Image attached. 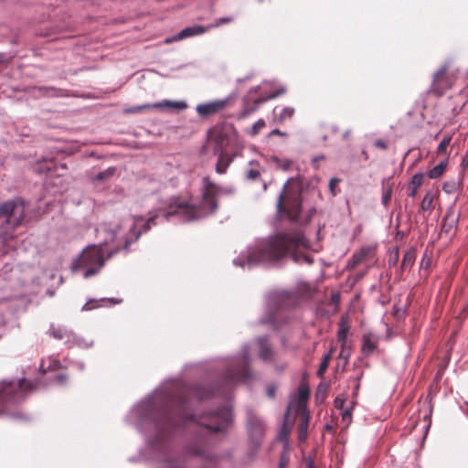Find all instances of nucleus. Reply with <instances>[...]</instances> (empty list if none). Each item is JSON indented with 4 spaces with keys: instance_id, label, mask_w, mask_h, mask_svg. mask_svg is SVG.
I'll return each mask as SVG.
<instances>
[{
    "instance_id": "nucleus-55",
    "label": "nucleus",
    "mask_w": 468,
    "mask_h": 468,
    "mask_svg": "<svg viewBox=\"0 0 468 468\" xmlns=\"http://www.w3.org/2000/svg\"><path fill=\"white\" fill-rule=\"evenodd\" d=\"M58 381L62 382L64 380V376L60 375L57 377Z\"/></svg>"
},
{
    "instance_id": "nucleus-7",
    "label": "nucleus",
    "mask_w": 468,
    "mask_h": 468,
    "mask_svg": "<svg viewBox=\"0 0 468 468\" xmlns=\"http://www.w3.org/2000/svg\"><path fill=\"white\" fill-rule=\"evenodd\" d=\"M214 143V151H236L239 148L238 133L233 124L223 122L214 126L208 133Z\"/></svg>"
},
{
    "instance_id": "nucleus-48",
    "label": "nucleus",
    "mask_w": 468,
    "mask_h": 468,
    "mask_svg": "<svg viewBox=\"0 0 468 468\" xmlns=\"http://www.w3.org/2000/svg\"><path fill=\"white\" fill-rule=\"evenodd\" d=\"M270 135H280V136H285L286 133L280 131L279 129H274L271 132Z\"/></svg>"
},
{
    "instance_id": "nucleus-46",
    "label": "nucleus",
    "mask_w": 468,
    "mask_h": 468,
    "mask_svg": "<svg viewBox=\"0 0 468 468\" xmlns=\"http://www.w3.org/2000/svg\"><path fill=\"white\" fill-rule=\"evenodd\" d=\"M338 183V179L336 178H332L329 182V187L331 189V192L335 195L334 193V187Z\"/></svg>"
},
{
    "instance_id": "nucleus-4",
    "label": "nucleus",
    "mask_w": 468,
    "mask_h": 468,
    "mask_svg": "<svg viewBox=\"0 0 468 468\" xmlns=\"http://www.w3.org/2000/svg\"><path fill=\"white\" fill-rule=\"evenodd\" d=\"M36 388V385L25 378L18 382H0V415L8 408L21 401L27 392Z\"/></svg>"
},
{
    "instance_id": "nucleus-42",
    "label": "nucleus",
    "mask_w": 468,
    "mask_h": 468,
    "mask_svg": "<svg viewBox=\"0 0 468 468\" xmlns=\"http://www.w3.org/2000/svg\"><path fill=\"white\" fill-rule=\"evenodd\" d=\"M288 463H289L288 456L286 454H282L280 459V462H279L280 468H285L287 466Z\"/></svg>"
},
{
    "instance_id": "nucleus-53",
    "label": "nucleus",
    "mask_w": 468,
    "mask_h": 468,
    "mask_svg": "<svg viewBox=\"0 0 468 468\" xmlns=\"http://www.w3.org/2000/svg\"><path fill=\"white\" fill-rule=\"evenodd\" d=\"M417 189H418V188H415V187L413 186V189L410 191V197H415V195H416V193H417Z\"/></svg>"
},
{
    "instance_id": "nucleus-41",
    "label": "nucleus",
    "mask_w": 468,
    "mask_h": 468,
    "mask_svg": "<svg viewBox=\"0 0 468 468\" xmlns=\"http://www.w3.org/2000/svg\"><path fill=\"white\" fill-rule=\"evenodd\" d=\"M349 356H350V351H349V349L346 346V343L342 344V349H341V352L339 354V356L341 358H344V359L346 360L349 357Z\"/></svg>"
},
{
    "instance_id": "nucleus-19",
    "label": "nucleus",
    "mask_w": 468,
    "mask_h": 468,
    "mask_svg": "<svg viewBox=\"0 0 468 468\" xmlns=\"http://www.w3.org/2000/svg\"><path fill=\"white\" fill-rule=\"evenodd\" d=\"M457 224V218L451 213H447L443 219L442 227H441V232L452 235L454 233Z\"/></svg>"
},
{
    "instance_id": "nucleus-44",
    "label": "nucleus",
    "mask_w": 468,
    "mask_h": 468,
    "mask_svg": "<svg viewBox=\"0 0 468 468\" xmlns=\"http://www.w3.org/2000/svg\"><path fill=\"white\" fill-rule=\"evenodd\" d=\"M461 165L463 169H467L468 168V152L466 153V154L463 156V160H462V163H461Z\"/></svg>"
},
{
    "instance_id": "nucleus-59",
    "label": "nucleus",
    "mask_w": 468,
    "mask_h": 468,
    "mask_svg": "<svg viewBox=\"0 0 468 468\" xmlns=\"http://www.w3.org/2000/svg\"><path fill=\"white\" fill-rule=\"evenodd\" d=\"M320 159H323V156H320V158H314V161H320Z\"/></svg>"
},
{
    "instance_id": "nucleus-25",
    "label": "nucleus",
    "mask_w": 468,
    "mask_h": 468,
    "mask_svg": "<svg viewBox=\"0 0 468 468\" xmlns=\"http://www.w3.org/2000/svg\"><path fill=\"white\" fill-rule=\"evenodd\" d=\"M447 166V163L441 162L439 165H435L433 168H431L429 171V177L431 179H436L441 176V175L444 173Z\"/></svg>"
},
{
    "instance_id": "nucleus-27",
    "label": "nucleus",
    "mask_w": 468,
    "mask_h": 468,
    "mask_svg": "<svg viewBox=\"0 0 468 468\" xmlns=\"http://www.w3.org/2000/svg\"><path fill=\"white\" fill-rule=\"evenodd\" d=\"M434 195L432 192H427L424 196L420 207L423 211L431 210L433 207Z\"/></svg>"
},
{
    "instance_id": "nucleus-60",
    "label": "nucleus",
    "mask_w": 468,
    "mask_h": 468,
    "mask_svg": "<svg viewBox=\"0 0 468 468\" xmlns=\"http://www.w3.org/2000/svg\"><path fill=\"white\" fill-rule=\"evenodd\" d=\"M320 159H323V156H320V158H314V161H320Z\"/></svg>"
},
{
    "instance_id": "nucleus-52",
    "label": "nucleus",
    "mask_w": 468,
    "mask_h": 468,
    "mask_svg": "<svg viewBox=\"0 0 468 468\" xmlns=\"http://www.w3.org/2000/svg\"><path fill=\"white\" fill-rule=\"evenodd\" d=\"M91 345V342L90 343H81V342H79V346H84V347H88Z\"/></svg>"
},
{
    "instance_id": "nucleus-23",
    "label": "nucleus",
    "mask_w": 468,
    "mask_h": 468,
    "mask_svg": "<svg viewBox=\"0 0 468 468\" xmlns=\"http://www.w3.org/2000/svg\"><path fill=\"white\" fill-rule=\"evenodd\" d=\"M349 330V325L345 317H342L339 322V330L337 334L338 341L342 344L346 343L347 332Z\"/></svg>"
},
{
    "instance_id": "nucleus-36",
    "label": "nucleus",
    "mask_w": 468,
    "mask_h": 468,
    "mask_svg": "<svg viewBox=\"0 0 468 468\" xmlns=\"http://www.w3.org/2000/svg\"><path fill=\"white\" fill-rule=\"evenodd\" d=\"M234 19L233 17L227 16V17H220L215 21V23L212 26L207 27V29H210L212 27H218L224 24H228L232 22Z\"/></svg>"
},
{
    "instance_id": "nucleus-29",
    "label": "nucleus",
    "mask_w": 468,
    "mask_h": 468,
    "mask_svg": "<svg viewBox=\"0 0 468 468\" xmlns=\"http://www.w3.org/2000/svg\"><path fill=\"white\" fill-rule=\"evenodd\" d=\"M250 165L251 168L246 172V177L250 180H256L261 175L260 169L258 168L259 165L251 162Z\"/></svg>"
},
{
    "instance_id": "nucleus-63",
    "label": "nucleus",
    "mask_w": 468,
    "mask_h": 468,
    "mask_svg": "<svg viewBox=\"0 0 468 468\" xmlns=\"http://www.w3.org/2000/svg\"><path fill=\"white\" fill-rule=\"evenodd\" d=\"M44 367H45V366H44V362H42V364H41L40 367L44 369Z\"/></svg>"
},
{
    "instance_id": "nucleus-38",
    "label": "nucleus",
    "mask_w": 468,
    "mask_h": 468,
    "mask_svg": "<svg viewBox=\"0 0 468 468\" xmlns=\"http://www.w3.org/2000/svg\"><path fill=\"white\" fill-rule=\"evenodd\" d=\"M392 194V188L391 186H388L387 188H384L382 193V203L384 206H387L391 198Z\"/></svg>"
},
{
    "instance_id": "nucleus-32",
    "label": "nucleus",
    "mask_w": 468,
    "mask_h": 468,
    "mask_svg": "<svg viewBox=\"0 0 468 468\" xmlns=\"http://www.w3.org/2000/svg\"><path fill=\"white\" fill-rule=\"evenodd\" d=\"M298 292L303 297H309L313 294V289L305 282L298 285Z\"/></svg>"
},
{
    "instance_id": "nucleus-37",
    "label": "nucleus",
    "mask_w": 468,
    "mask_h": 468,
    "mask_svg": "<svg viewBox=\"0 0 468 468\" xmlns=\"http://www.w3.org/2000/svg\"><path fill=\"white\" fill-rule=\"evenodd\" d=\"M352 408L346 409L342 411V421L345 426H348L351 422L352 419V413H351Z\"/></svg>"
},
{
    "instance_id": "nucleus-20",
    "label": "nucleus",
    "mask_w": 468,
    "mask_h": 468,
    "mask_svg": "<svg viewBox=\"0 0 468 468\" xmlns=\"http://www.w3.org/2000/svg\"><path fill=\"white\" fill-rule=\"evenodd\" d=\"M309 398V389L308 388L302 384L300 385L299 388H298V408H299V410H303V413H306L305 412V409H304V406H305V403L307 401Z\"/></svg>"
},
{
    "instance_id": "nucleus-58",
    "label": "nucleus",
    "mask_w": 468,
    "mask_h": 468,
    "mask_svg": "<svg viewBox=\"0 0 468 468\" xmlns=\"http://www.w3.org/2000/svg\"><path fill=\"white\" fill-rule=\"evenodd\" d=\"M109 301H110V302H112V303H120V302H121V301H115V300H114V299H112V298H110V299H109Z\"/></svg>"
},
{
    "instance_id": "nucleus-14",
    "label": "nucleus",
    "mask_w": 468,
    "mask_h": 468,
    "mask_svg": "<svg viewBox=\"0 0 468 468\" xmlns=\"http://www.w3.org/2000/svg\"><path fill=\"white\" fill-rule=\"evenodd\" d=\"M218 155L216 171L218 174H224L230 163L233 161L235 151H214Z\"/></svg>"
},
{
    "instance_id": "nucleus-31",
    "label": "nucleus",
    "mask_w": 468,
    "mask_h": 468,
    "mask_svg": "<svg viewBox=\"0 0 468 468\" xmlns=\"http://www.w3.org/2000/svg\"><path fill=\"white\" fill-rule=\"evenodd\" d=\"M115 168L110 167L102 172H100L95 177V180H107L113 176Z\"/></svg>"
},
{
    "instance_id": "nucleus-33",
    "label": "nucleus",
    "mask_w": 468,
    "mask_h": 468,
    "mask_svg": "<svg viewBox=\"0 0 468 468\" xmlns=\"http://www.w3.org/2000/svg\"><path fill=\"white\" fill-rule=\"evenodd\" d=\"M154 109L153 104H143L140 106H134L124 110L125 113H137L144 110Z\"/></svg>"
},
{
    "instance_id": "nucleus-43",
    "label": "nucleus",
    "mask_w": 468,
    "mask_h": 468,
    "mask_svg": "<svg viewBox=\"0 0 468 468\" xmlns=\"http://www.w3.org/2000/svg\"><path fill=\"white\" fill-rule=\"evenodd\" d=\"M344 403H345V400H344L343 399H341V398H336V399H335V407L336 409H340V410H342V409H343V406H344Z\"/></svg>"
},
{
    "instance_id": "nucleus-3",
    "label": "nucleus",
    "mask_w": 468,
    "mask_h": 468,
    "mask_svg": "<svg viewBox=\"0 0 468 468\" xmlns=\"http://www.w3.org/2000/svg\"><path fill=\"white\" fill-rule=\"evenodd\" d=\"M187 410L188 401L179 399L176 402H166L165 406L162 409V414L165 421L172 425L187 420H195L197 424L206 427L212 432L225 431L232 421V414L229 407H223L217 411L206 413L197 419L193 414L188 413Z\"/></svg>"
},
{
    "instance_id": "nucleus-13",
    "label": "nucleus",
    "mask_w": 468,
    "mask_h": 468,
    "mask_svg": "<svg viewBox=\"0 0 468 468\" xmlns=\"http://www.w3.org/2000/svg\"><path fill=\"white\" fill-rule=\"evenodd\" d=\"M207 30V27H205L199 26V25L188 27L182 29L180 32H178L174 37L166 38L165 43H170L172 41H177V40H181L184 38L199 36V35L204 34Z\"/></svg>"
},
{
    "instance_id": "nucleus-49",
    "label": "nucleus",
    "mask_w": 468,
    "mask_h": 468,
    "mask_svg": "<svg viewBox=\"0 0 468 468\" xmlns=\"http://www.w3.org/2000/svg\"><path fill=\"white\" fill-rule=\"evenodd\" d=\"M267 393H268V396L269 397H273L274 396V388H269L268 390H267Z\"/></svg>"
},
{
    "instance_id": "nucleus-18",
    "label": "nucleus",
    "mask_w": 468,
    "mask_h": 468,
    "mask_svg": "<svg viewBox=\"0 0 468 468\" xmlns=\"http://www.w3.org/2000/svg\"><path fill=\"white\" fill-rule=\"evenodd\" d=\"M378 339L372 334H366L363 335L362 351L364 354L372 353L377 347Z\"/></svg>"
},
{
    "instance_id": "nucleus-40",
    "label": "nucleus",
    "mask_w": 468,
    "mask_h": 468,
    "mask_svg": "<svg viewBox=\"0 0 468 468\" xmlns=\"http://www.w3.org/2000/svg\"><path fill=\"white\" fill-rule=\"evenodd\" d=\"M423 181V176L421 174H416L412 176L410 184L415 187L419 188Z\"/></svg>"
},
{
    "instance_id": "nucleus-50",
    "label": "nucleus",
    "mask_w": 468,
    "mask_h": 468,
    "mask_svg": "<svg viewBox=\"0 0 468 468\" xmlns=\"http://www.w3.org/2000/svg\"><path fill=\"white\" fill-rule=\"evenodd\" d=\"M40 90H45L47 92H52L54 91V89L53 88H46V87H42V88H39Z\"/></svg>"
},
{
    "instance_id": "nucleus-1",
    "label": "nucleus",
    "mask_w": 468,
    "mask_h": 468,
    "mask_svg": "<svg viewBox=\"0 0 468 468\" xmlns=\"http://www.w3.org/2000/svg\"><path fill=\"white\" fill-rule=\"evenodd\" d=\"M232 188H223L208 177L203 179L202 199L199 203H185L171 198L166 209H158L157 214L144 222L143 217L116 218L101 224L97 237L101 239L99 245L86 247L72 262L73 271H81L85 278L97 274L105 261L121 250H128L131 243L138 239L142 232L151 228L155 218L177 215L184 222L193 221L213 213L217 209V198L223 194H232Z\"/></svg>"
},
{
    "instance_id": "nucleus-8",
    "label": "nucleus",
    "mask_w": 468,
    "mask_h": 468,
    "mask_svg": "<svg viewBox=\"0 0 468 468\" xmlns=\"http://www.w3.org/2000/svg\"><path fill=\"white\" fill-rule=\"evenodd\" d=\"M250 378L249 370V348L244 346L239 356L232 358L224 375L225 385L229 388L234 384Z\"/></svg>"
},
{
    "instance_id": "nucleus-39",
    "label": "nucleus",
    "mask_w": 468,
    "mask_h": 468,
    "mask_svg": "<svg viewBox=\"0 0 468 468\" xmlns=\"http://www.w3.org/2000/svg\"><path fill=\"white\" fill-rule=\"evenodd\" d=\"M399 249L396 248L389 255L388 264L390 266H395L399 261Z\"/></svg>"
},
{
    "instance_id": "nucleus-9",
    "label": "nucleus",
    "mask_w": 468,
    "mask_h": 468,
    "mask_svg": "<svg viewBox=\"0 0 468 468\" xmlns=\"http://www.w3.org/2000/svg\"><path fill=\"white\" fill-rule=\"evenodd\" d=\"M285 92L286 88L283 85L275 81H263L258 87L250 90L246 101H253L256 105H259Z\"/></svg>"
},
{
    "instance_id": "nucleus-10",
    "label": "nucleus",
    "mask_w": 468,
    "mask_h": 468,
    "mask_svg": "<svg viewBox=\"0 0 468 468\" xmlns=\"http://www.w3.org/2000/svg\"><path fill=\"white\" fill-rule=\"evenodd\" d=\"M453 80L454 77L450 75L445 68H442L434 74L432 90L436 94L441 95L445 90L452 88Z\"/></svg>"
},
{
    "instance_id": "nucleus-26",
    "label": "nucleus",
    "mask_w": 468,
    "mask_h": 468,
    "mask_svg": "<svg viewBox=\"0 0 468 468\" xmlns=\"http://www.w3.org/2000/svg\"><path fill=\"white\" fill-rule=\"evenodd\" d=\"M415 252L413 250H409L403 256L401 268L406 270L411 267L415 261Z\"/></svg>"
},
{
    "instance_id": "nucleus-54",
    "label": "nucleus",
    "mask_w": 468,
    "mask_h": 468,
    "mask_svg": "<svg viewBox=\"0 0 468 468\" xmlns=\"http://www.w3.org/2000/svg\"><path fill=\"white\" fill-rule=\"evenodd\" d=\"M57 366H58V363L55 361V362H54V365H53V366H51V365L48 366V369H52V368L57 367Z\"/></svg>"
},
{
    "instance_id": "nucleus-61",
    "label": "nucleus",
    "mask_w": 468,
    "mask_h": 468,
    "mask_svg": "<svg viewBox=\"0 0 468 468\" xmlns=\"http://www.w3.org/2000/svg\"><path fill=\"white\" fill-rule=\"evenodd\" d=\"M320 159H323V156H320V158H314V161H320Z\"/></svg>"
},
{
    "instance_id": "nucleus-11",
    "label": "nucleus",
    "mask_w": 468,
    "mask_h": 468,
    "mask_svg": "<svg viewBox=\"0 0 468 468\" xmlns=\"http://www.w3.org/2000/svg\"><path fill=\"white\" fill-rule=\"evenodd\" d=\"M248 430L251 441L259 446L265 431L262 420L256 415H250L248 420Z\"/></svg>"
},
{
    "instance_id": "nucleus-12",
    "label": "nucleus",
    "mask_w": 468,
    "mask_h": 468,
    "mask_svg": "<svg viewBox=\"0 0 468 468\" xmlns=\"http://www.w3.org/2000/svg\"><path fill=\"white\" fill-rule=\"evenodd\" d=\"M231 100V97H228L222 100H216L207 103L199 104L197 107V112L203 117L215 114L225 109Z\"/></svg>"
},
{
    "instance_id": "nucleus-57",
    "label": "nucleus",
    "mask_w": 468,
    "mask_h": 468,
    "mask_svg": "<svg viewBox=\"0 0 468 468\" xmlns=\"http://www.w3.org/2000/svg\"><path fill=\"white\" fill-rule=\"evenodd\" d=\"M89 309H90V307H89V303H85V304L83 305L82 310H89Z\"/></svg>"
},
{
    "instance_id": "nucleus-22",
    "label": "nucleus",
    "mask_w": 468,
    "mask_h": 468,
    "mask_svg": "<svg viewBox=\"0 0 468 468\" xmlns=\"http://www.w3.org/2000/svg\"><path fill=\"white\" fill-rule=\"evenodd\" d=\"M271 162L282 171H289L292 168V161L290 159H282L277 156H271Z\"/></svg>"
},
{
    "instance_id": "nucleus-47",
    "label": "nucleus",
    "mask_w": 468,
    "mask_h": 468,
    "mask_svg": "<svg viewBox=\"0 0 468 468\" xmlns=\"http://www.w3.org/2000/svg\"><path fill=\"white\" fill-rule=\"evenodd\" d=\"M375 146L378 147V148H381V149H386L387 148V144H385V142H383L381 140L376 141L375 142Z\"/></svg>"
},
{
    "instance_id": "nucleus-28",
    "label": "nucleus",
    "mask_w": 468,
    "mask_h": 468,
    "mask_svg": "<svg viewBox=\"0 0 468 468\" xmlns=\"http://www.w3.org/2000/svg\"><path fill=\"white\" fill-rule=\"evenodd\" d=\"M52 165L53 163L51 159H44L36 164L35 170L38 173H43L48 171L51 168Z\"/></svg>"
},
{
    "instance_id": "nucleus-2",
    "label": "nucleus",
    "mask_w": 468,
    "mask_h": 468,
    "mask_svg": "<svg viewBox=\"0 0 468 468\" xmlns=\"http://www.w3.org/2000/svg\"><path fill=\"white\" fill-rule=\"evenodd\" d=\"M308 247V241L301 232L281 233L270 239L259 242L254 248H250L246 261L234 260V264L241 267H252L258 264H270L279 259L291 255L297 263L311 264L313 260L303 250Z\"/></svg>"
},
{
    "instance_id": "nucleus-35",
    "label": "nucleus",
    "mask_w": 468,
    "mask_h": 468,
    "mask_svg": "<svg viewBox=\"0 0 468 468\" xmlns=\"http://www.w3.org/2000/svg\"><path fill=\"white\" fill-rule=\"evenodd\" d=\"M451 141H452L451 136H447V137L443 138L442 141L438 145L437 153L438 154H445L447 147L449 146Z\"/></svg>"
},
{
    "instance_id": "nucleus-62",
    "label": "nucleus",
    "mask_w": 468,
    "mask_h": 468,
    "mask_svg": "<svg viewBox=\"0 0 468 468\" xmlns=\"http://www.w3.org/2000/svg\"><path fill=\"white\" fill-rule=\"evenodd\" d=\"M263 188L264 190L267 188V185L265 183L263 184Z\"/></svg>"
},
{
    "instance_id": "nucleus-30",
    "label": "nucleus",
    "mask_w": 468,
    "mask_h": 468,
    "mask_svg": "<svg viewBox=\"0 0 468 468\" xmlns=\"http://www.w3.org/2000/svg\"><path fill=\"white\" fill-rule=\"evenodd\" d=\"M331 353H332V351L324 356V358L320 364V367L318 368V371H317L318 376L322 377L324 375V373L325 372V370L327 369L328 364H329V361L331 358Z\"/></svg>"
},
{
    "instance_id": "nucleus-16",
    "label": "nucleus",
    "mask_w": 468,
    "mask_h": 468,
    "mask_svg": "<svg viewBox=\"0 0 468 468\" xmlns=\"http://www.w3.org/2000/svg\"><path fill=\"white\" fill-rule=\"evenodd\" d=\"M154 109H169L173 111H182L187 107V104L183 101H163L160 102L153 103Z\"/></svg>"
},
{
    "instance_id": "nucleus-45",
    "label": "nucleus",
    "mask_w": 468,
    "mask_h": 468,
    "mask_svg": "<svg viewBox=\"0 0 468 468\" xmlns=\"http://www.w3.org/2000/svg\"><path fill=\"white\" fill-rule=\"evenodd\" d=\"M52 334H53L54 337L58 338V339H61L64 337V333L60 329H58L57 331L53 330Z\"/></svg>"
},
{
    "instance_id": "nucleus-6",
    "label": "nucleus",
    "mask_w": 468,
    "mask_h": 468,
    "mask_svg": "<svg viewBox=\"0 0 468 468\" xmlns=\"http://www.w3.org/2000/svg\"><path fill=\"white\" fill-rule=\"evenodd\" d=\"M24 216L25 207L20 200L7 201L0 206V219L5 222L7 229L18 226L22 222ZM0 238L4 243H6L13 238V234L5 230V227L2 226Z\"/></svg>"
},
{
    "instance_id": "nucleus-21",
    "label": "nucleus",
    "mask_w": 468,
    "mask_h": 468,
    "mask_svg": "<svg viewBox=\"0 0 468 468\" xmlns=\"http://www.w3.org/2000/svg\"><path fill=\"white\" fill-rule=\"evenodd\" d=\"M258 346L260 349L259 356L262 360H268L271 356V349L267 343V339L261 337L258 339Z\"/></svg>"
},
{
    "instance_id": "nucleus-56",
    "label": "nucleus",
    "mask_w": 468,
    "mask_h": 468,
    "mask_svg": "<svg viewBox=\"0 0 468 468\" xmlns=\"http://www.w3.org/2000/svg\"><path fill=\"white\" fill-rule=\"evenodd\" d=\"M196 396L198 397L199 399L204 398V396L200 394V391H196Z\"/></svg>"
},
{
    "instance_id": "nucleus-64",
    "label": "nucleus",
    "mask_w": 468,
    "mask_h": 468,
    "mask_svg": "<svg viewBox=\"0 0 468 468\" xmlns=\"http://www.w3.org/2000/svg\"><path fill=\"white\" fill-rule=\"evenodd\" d=\"M195 453H196V454H197V455L202 454V452H195Z\"/></svg>"
},
{
    "instance_id": "nucleus-34",
    "label": "nucleus",
    "mask_w": 468,
    "mask_h": 468,
    "mask_svg": "<svg viewBox=\"0 0 468 468\" xmlns=\"http://www.w3.org/2000/svg\"><path fill=\"white\" fill-rule=\"evenodd\" d=\"M265 127V122L264 120L262 119H260L259 121H257L251 127L250 131V134L251 136H255L257 135L261 130Z\"/></svg>"
},
{
    "instance_id": "nucleus-15",
    "label": "nucleus",
    "mask_w": 468,
    "mask_h": 468,
    "mask_svg": "<svg viewBox=\"0 0 468 468\" xmlns=\"http://www.w3.org/2000/svg\"><path fill=\"white\" fill-rule=\"evenodd\" d=\"M373 250L374 249L371 247H364L360 249L353 254L348 265L352 268L356 267L364 261L367 258H369L373 253Z\"/></svg>"
},
{
    "instance_id": "nucleus-17",
    "label": "nucleus",
    "mask_w": 468,
    "mask_h": 468,
    "mask_svg": "<svg viewBox=\"0 0 468 468\" xmlns=\"http://www.w3.org/2000/svg\"><path fill=\"white\" fill-rule=\"evenodd\" d=\"M295 110L292 107L287 106L282 108L280 112H277V108L274 109V122L282 123L288 119H291L294 115Z\"/></svg>"
},
{
    "instance_id": "nucleus-51",
    "label": "nucleus",
    "mask_w": 468,
    "mask_h": 468,
    "mask_svg": "<svg viewBox=\"0 0 468 468\" xmlns=\"http://www.w3.org/2000/svg\"><path fill=\"white\" fill-rule=\"evenodd\" d=\"M306 468H314L312 460L306 461Z\"/></svg>"
},
{
    "instance_id": "nucleus-24",
    "label": "nucleus",
    "mask_w": 468,
    "mask_h": 468,
    "mask_svg": "<svg viewBox=\"0 0 468 468\" xmlns=\"http://www.w3.org/2000/svg\"><path fill=\"white\" fill-rule=\"evenodd\" d=\"M309 417L306 413H303V420L299 427V440L304 441L307 438Z\"/></svg>"
},
{
    "instance_id": "nucleus-5",
    "label": "nucleus",
    "mask_w": 468,
    "mask_h": 468,
    "mask_svg": "<svg viewBox=\"0 0 468 468\" xmlns=\"http://www.w3.org/2000/svg\"><path fill=\"white\" fill-rule=\"evenodd\" d=\"M301 193L298 182L290 178L279 195L277 208L279 212H284L292 220L297 219L301 211Z\"/></svg>"
}]
</instances>
